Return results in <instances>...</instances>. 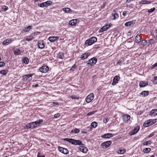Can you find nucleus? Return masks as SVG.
Masks as SVG:
<instances>
[{
    "mask_svg": "<svg viewBox=\"0 0 157 157\" xmlns=\"http://www.w3.org/2000/svg\"><path fill=\"white\" fill-rule=\"evenodd\" d=\"M63 140L71 143L72 144L75 145H82L81 141L79 140H77L70 138H64L63 139Z\"/></svg>",
    "mask_w": 157,
    "mask_h": 157,
    "instance_id": "obj_1",
    "label": "nucleus"
},
{
    "mask_svg": "<svg viewBox=\"0 0 157 157\" xmlns=\"http://www.w3.org/2000/svg\"><path fill=\"white\" fill-rule=\"evenodd\" d=\"M97 40V39L95 37H92L87 40L85 43V45L88 46L91 45Z\"/></svg>",
    "mask_w": 157,
    "mask_h": 157,
    "instance_id": "obj_2",
    "label": "nucleus"
},
{
    "mask_svg": "<svg viewBox=\"0 0 157 157\" xmlns=\"http://www.w3.org/2000/svg\"><path fill=\"white\" fill-rule=\"evenodd\" d=\"M97 61V59L95 57H93L87 61V64H89L91 66L94 65Z\"/></svg>",
    "mask_w": 157,
    "mask_h": 157,
    "instance_id": "obj_3",
    "label": "nucleus"
},
{
    "mask_svg": "<svg viewBox=\"0 0 157 157\" xmlns=\"http://www.w3.org/2000/svg\"><path fill=\"white\" fill-rule=\"evenodd\" d=\"M94 97V95L93 93L90 94L86 98V101L87 103H89L93 99Z\"/></svg>",
    "mask_w": 157,
    "mask_h": 157,
    "instance_id": "obj_4",
    "label": "nucleus"
},
{
    "mask_svg": "<svg viewBox=\"0 0 157 157\" xmlns=\"http://www.w3.org/2000/svg\"><path fill=\"white\" fill-rule=\"evenodd\" d=\"M111 143L112 142L110 141H107L102 143L101 146H102L103 148H106L111 144Z\"/></svg>",
    "mask_w": 157,
    "mask_h": 157,
    "instance_id": "obj_5",
    "label": "nucleus"
},
{
    "mask_svg": "<svg viewBox=\"0 0 157 157\" xmlns=\"http://www.w3.org/2000/svg\"><path fill=\"white\" fill-rule=\"evenodd\" d=\"M48 67L46 65H44L41 67L39 68V71L42 73H46L48 70Z\"/></svg>",
    "mask_w": 157,
    "mask_h": 157,
    "instance_id": "obj_6",
    "label": "nucleus"
},
{
    "mask_svg": "<svg viewBox=\"0 0 157 157\" xmlns=\"http://www.w3.org/2000/svg\"><path fill=\"white\" fill-rule=\"evenodd\" d=\"M38 32H36L34 33H32L31 35L30 36H28L26 38V39H23V40L24 41H25L26 40H27L28 41H30L33 39V37H32V36L33 35H35L36 33V34H37Z\"/></svg>",
    "mask_w": 157,
    "mask_h": 157,
    "instance_id": "obj_7",
    "label": "nucleus"
},
{
    "mask_svg": "<svg viewBox=\"0 0 157 157\" xmlns=\"http://www.w3.org/2000/svg\"><path fill=\"white\" fill-rule=\"evenodd\" d=\"M151 119L145 121L144 123V127H147L152 124Z\"/></svg>",
    "mask_w": 157,
    "mask_h": 157,
    "instance_id": "obj_8",
    "label": "nucleus"
},
{
    "mask_svg": "<svg viewBox=\"0 0 157 157\" xmlns=\"http://www.w3.org/2000/svg\"><path fill=\"white\" fill-rule=\"evenodd\" d=\"M38 46L39 48L42 49L44 48L45 44L42 40H40L38 42Z\"/></svg>",
    "mask_w": 157,
    "mask_h": 157,
    "instance_id": "obj_9",
    "label": "nucleus"
},
{
    "mask_svg": "<svg viewBox=\"0 0 157 157\" xmlns=\"http://www.w3.org/2000/svg\"><path fill=\"white\" fill-rule=\"evenodd\" d=\"M120 79V77L119 76L117 75L115 76L113 79L112 84L113 85H115L117 81L119 80Z\"/></svg>",
    "mask_w": 157,
    "mask_h": 157,
    "instance_id": "obj_10",
    "label": "nucleus"
},
{
    "mask_svg": "<svg viewBox=\"0 0 157 157\" xmlns=\"http://www.w3.org/2000/svg\"><path fill=\"white\" fill-rule=\"evenodd\" d=\"M113 136L112 134L110 133H107L101 136V137L103 138H108L110 137H112Z\"/></svg>",
    "mask_w": 157,
    "mask_h": 157,
    "instance_id": "obj_11",
    "label": "nucleus"
},
{
    "mask_svg": "<svg viewBox=\"0 0 157 157\" xmlns=\"http://www.w3.org/2000/svg\"><path fill=\"white\" fill-rule=\"evenodd\" d=\"M12 41L13 39H9L4 40L2 42V44L3 45H7L10 44Z\"/></svg>",
    "mask_w": 157,
    "mask_h": 157,
    "instance_id": "obj_12",
    "label": "nucleus"
},
{
    "mask_svg": "<svg viewBox=\"0 0 157 157\" xmlns=\"http://www.w3.org/2000/svg\"><path fill=\"white\" fill-rule=\"evenodd\" d=\"M157 115V109L152 110L150 113L149 114V115L151 116H155Z\"/></svg>",
    "mask_w": 157,
    "mask_h": 157,
    "instance_id": "obj_13",
    "label": "nucleus"
},
{
    "mask_svg": "<svg viewBox=\"0 0 157 157\" xmlns=\"http://www.w3.org/2000/svg\"><path fill=\"white\" fill-rule=\"evenodd\" d=\"M33 75V74H32L25 75L23 76V80L26 81L30 77H32Z\"/></svg>",
    "mask_w": 157,
    "mask_h": 157,
    "instance_id": "obj_14",
    "label": "nucleus"
},
{
    "mask_svg": "<svg viewBox=\"0 0 157 157\" xmlns=\"http://www.w3.org/2000/svg\"><path fill=\"white\" fill-rule=\"evenodd\" d=\"M148 85V82L145 81H141L140 82L139 85L140 87H143Z\"/></svg>",
    "mask_w": 157,
    "mask_h": 157,
    "instance_id": "obj_15",
    "label": "nucleus"
},
{
    "mask_svg": "<svg viewBox=\"0 0 157 157\" xmlns=\"http://www.w3.org/2000/svg\"><path fill=\"white\" fill-rule=\"evenodd\" d=\"M59 38L58 37L50 36L48 38V40L51 42H53L57 40Z\"/></svg>",
    "mask_w": 157,
    "mask_h": 157,
    "instance_id": "obj_16",
    "label": "nucleus"
},
{
    "mask_svg": "<svg viewBox=\"0 0 157 157\" xmlns=\"http://www.w3.org/2000/svg\"><path fill=\"white\" fill-rule=\"evenodd\" d=\"M79 150L83 153H86L87 151V148L84 146H80L79 147Z\"/></svg>",
    "mask_w": 157,
    "mask_h": 157,
    "instance_id": "obj_17",
    "label": "nucleus"
},
{
    "mask_svg": "<svg viewBox=\"0 0 157 157\" xmlns=\"http://www.w3.org/2000/svg\"><path fill=\"white\" fill-rule=\"evenodd\" d=\"M77 19H74L69 22V24L71 25H75L77 23Z\"/></svg>",
    "mask_w": 157,
    "mask_h": 157,
    "instance_id": "obj_18",
    "label": "nucleus"
},
{
    "mask_svg": "<svg viewBox=\"0 0 157 157\" xmlns=\"http://www.w3.org/2000/svg\"><path fill=\"white\" fill-rule=\"evenodd\" d=\"M33 28L32 26H28L27 27H25L23 29V30L25 32L29 31Z\"/></svg>",
    "mask_w": 157,
    "mask_h": 157,
    "instance_id": "obj_19",
    "label": "nucleus"
},
{
    "mask_svg": "<svg viewBox=\"0 0 157 157\" xmlns=\"http://www.w3.org/2000/svg\"><path fill=\"white\" fill-rule=\"evenodd\" d=\"M135 23V21H129L126 23L124 24V25L126 26H130L131 24H134Z\"/></svg>",
    "mask_w": 157,
    "mask_h": 157,
    "instance_id": "obj_20",
    "label": "nucleus"
},
{
    "mask_svg": "<svg viewBox=\"0 0 157 157\" xmlns=\"http://www.w3.org/2000/svg\"><path fill=\"white\" fill-rule=\"evenodd\" d=\"M140 129V127L137 126L136 128H135L131 132V134L132 135H134Z\"/></svg>",
    "mask_w": 157,
    "mask_h": 157,
    "instance_id": "obj_21",
    "label": "nucleus"
},
{
    "mask_svg": "<svg viewBox=\"0 0 157 157\" xmlns=\"http://www.w3.org/2000/svg\"><path fill=\"white\" fill-rule=\"evenodd\" d=\"M90 54L89 53H86L82 55L80 58L82 59H83L86 58Z\"/></svg>",
    "mask_w": 157,
    "mask_h": 157,
    "instance_id": "obj_22",
    "label": "nucleus"
},
{
    "mask_svg": "<svg viewBox=\"0 0 157 157\" xmlns=\"http://www.w3.org/2000/svg\"><path fill=\"white\" fill-rule=\"evenodd\" d=\"M43 122L42 120H39L33 122L35 123V125H36V127L39 125L40 124L42 123Z\"/></svg>",
    "mask_w": 157,
    "mask_h": 157,
    "instance_id": "obj_23",
    "label": "nucleus"
},
{
    "mask_svg": "<svg viewBox=\"0 0 157 157\" xmlns=\"http://www.w3.org/2000/svg\"><path fill=\"white\" fill-rule=\"evenodd\" d=\"M112 17H113V19L115 20L116 18L118 17V15L115 11H114L112 13Z\"/></svg>",
    "mask_w": 157,
    "mask_h": 157,
    "instance_id": "obj_24",
    "label": "nucleus"
},
{
    "mask_svg": "<svg viewBox=\"0 0 157 157\" xmlns=\"http://www.w3.org/2000/svg\"><path fill=\"white\" fill-rule=\"evenodd\" d=\"M135 41L136 43H139L141 41V38L140 36L137 34L135 38Z\"/></svg>",
    "mask_w": 157,
    "mask_h": 157,
    "instance_id": "obj_25",
    "label": "nucleus"
},
{
    "mask_svg": "<svg viewBox=\"0 0 157 157\" xmlns=\"http://www.w3.org/2000/svg\"><path fill=\"white\" fill-rule=\"evenodd\" d=\"M149 94V92L148 91H143L140 94L143 97H145L147 95Z\"/></svg>",
    "mask_w": 157,
    "mask_h": 157,
    "instance_id": "obj_26",
    "label": "nucleus"
},
{
    "mask_svg": "<svg viewBox=\"0 0 157 157\" xmlns=\"http://www.w3.org/2000/svg\"><path fill=\"white\" fill-rule=\"evenodd\" d=\"M151 151V149L150 148H145L144 149L143 152L145 153H148Z\"/></svg>",
    "mask_w": 157,
    "mask_h": 157,
    "instance_id": "obj_27",
    "label": "nucleus"
},
{
    "mask_svg": "<svg viewBox=\"0 0 157 157\" xmlns=\"http://www.w3.org/2000/svg\"><path fill=\"white\" fill-rule=\"evenodd\" d=\"M63 10L66 13H71V10L68 8H64L63 9Z\"/></svg>",
    "mask_w": 157,
    "mask_h": 157,
    "instance_id": "obj_28",
    "label": "nucleus"
},
{
    "mask_svg": "<svg viewBox=\"0 0 157 157\" xmlns=\"http://www.w3.org/2000/svg\"><path fill=\"white\" fill-rule=\"evenodd\" d=\"M44 6L46 7L49 6L51 5L52 4V2L50 1H49L44 2Z\"/></svg>",
    "mask_w": 157,
    "mask_h": 157,
    "instance_id": "obj_29",
    "label": "nucleus"
},
{
    "mask_svg": "<svg viewBox=\"0 0 157 157\" xmlns=\"http://www.w3.org/2000/svg\"><path fill=\"white\" fill-rule=\"evenodd\" d=\"M147 43V41L146 40H144L141 41L140 44L143 47H144L145 45H146Z\"/></svg>",
    "mask_w": 157,
    "mask_h": 157,
    "instance_id": "obj_30",
    "label": "nucleus"
},
{
    "mask_svg": "<svg viewBox=\"0 0 157 157\" xmlns=\"http://www.w3.org/2000/svg\"><path fill=\"white\" fill-rule=\"evenodd\" d=\"M151 3V2L149 1L143 0L141 2L140 4H149Z\"/></svg>",
    "mask_w": 157,
    "mask_h": 157,
    "instance_id": "obj_31",
    "label": "nucleus"
},
{
    "mask_svg": "<svg viewBox=\"0 0 157 157\" xmlns=\"http://www.w3.org/2000/svg\"><path fill=\"white\" fill-rule=\"evenodd\" d=\"M79 132L80 130L79 129L75 128L74 130H72L71 131V133H73L74 132H75V133H79Z\"/></svg>",
    "mask_w": 157,
    "mask_h": 157,
    "instance_id": "obj_32",
    "label": "nucleus"
},
{
    "mask_svg": "<svg viewBox=\"0 0 157 157\" xmlns=\"http://www.w3.org/2000/svg\"><path fill=\"white\" fill-rule=\"evenodd\" d=\"M107 30V28L105 27V26H103L102 28H101L99 31L98 32L99 33H101L103 32L104 31H105Z\"/></svg>",
    "mask_w": 157,
    "mask_h": 157,
    "instance_id": "obj_33",
    "label": "nucleus"
},
{
    "mask_svg": "<svg viewBox=\"0 0 157 157\" xmlns=\"http://www.w3.org/2000/svg\"><path fill=\"white\" fill-rule=\"evenodd\" d=\"M155 9V8L154 7H153L150 9H146V11L148 13H151L154 12Z\"/></svg>",
    "mask_w": 157,
    "mask_h": 157,
    "instance_id": "obj_34",
    "label": "nucleus"
},
{
    "mask_svg": "<svg viewBox=\"0 0 157 157\" xmlns=\"http://www.w3.org/2000/svg\"><path fill=\"white\" fill-rule=\"evenodd\" d=\"M126 152V150L125 149H123L122 150H120L117 151L118 154H123Z\"/></svg>",
    "mask_w": 157,
    "mask_h": 157,
    "instance_id": "obj_35",
    "label": "nucleus"
},
{
    "mask_svg": "<svg viewBox=\"0 0 157 157\" xmlns=\"http://www.w3.org/2000/svg\"><path fill=\"white\" fill-rule=\"evenodd\" d=\"M23 62L26 64H27L29 63V60L27 57L25 58L23 60Z\"/></svg>",
    "mask_w": 157,
    "mask_h": 157,
    "instance_id": "obj_36",
    "label": "nucleus"
},
{
    "mask_svg": "<svg viewBox=\"0 0 157 157\" xmlns=\"http://www.w3.org/2000/svg\"><path fill=\"white\" fill-rule=\"evenodd\" d=\"M59 57L61 59H63L64 58V54L63 53H59L58 54Z\"/></svg>",
    "mask_w": 157,
    "mask_h": 157,
    "instance_id": "obj_37",
    "label": "nucleus"
},
{
    "mask_svg": "<svg viewBox=\"0 0 157 157\" xmlns=\"http://www.w3.org/2000/svg\"><path fill=\"white\" fill-rule=\"evenodd\" d=\"M97 125V123L95 122H93L91 124V126L93 128H95Z\"/></svg>",
    "mask_w": 157,
    "mask_h": 157,
    "instance_id": "obj_38",
    "label": "nucleus"
},
{
    "mask_svg": "<svg viewBox=\"0 0 157 157\" xmlns=\"http://www.w3.org/2000/svg\"><path fill=\"white\" fill-rule=\"evenodd\" d=\"M63 153L64 154H68L69 152L68 150L66 148H63Z\"/></svg>",
    "mask_w": 157,
    "mask_h": 157,
    "instance_id": "obj_39",
    "label": "nucleus"
},
{
    "mask_svg": "<svg viewBox=\"0 0 157 157\" xmlns=\"http://www.w3.org/2000/svg\"><path fill=\"white\" fill-rule=\"evenodd\" d=\"M152 142L150 141H148L144 142L143 144L144 145H147L148 144H150Z\"/></svg>",
    "mask_w": 157,
    "mask_h": 157,
    "instance_id": "obj_40",
    "label": "nucleus"
},
{
    "mask_svg": "<svg viewBox=\"0 0 157 157\" xmlns=\"http://www.w3.org/2000/svg\"><path fill=\"white\" fill-rule=\"evenodd\" d=\"M21 53V51L20 50L17 49V51H14V54L15 55L17 54L19 55Z\"/></svg>",
    "mask_w": 157,
    "mask_h": 157,
    "instance_id": "obj_41",
    "label": "nucleus"
},
{
    "mask_svg": "<svg viewBox=\"0 0 157 157\" xmlns=\"http://www.w3.org/2000/svg\"><path fill=\"white\" fill-rule=\"evenodd\" d=\"M30 125L31 126H32V128H36V125H35V123H34L33 122L30 123Z\"/></svg>",
    "mask_w": 157,
    "mask_h": 157,
    "instance_id": "obj_42",
    "label": "nucleus"
},
{
    "mask_svg": "<svg viewBox=\"0 0 157 157\" xmlns=\"http://www.w3.org/2000/svg\"><path fill=\"white\" fill-rule=\"evenodd\" d=\"M130 118V116L129 115H125V119L127 120V121L129 120Z\"/></svg>",
    "mask_w": 157,
    "mask_h": 157,
    "instance_id": "obj_43",
    "label": "nucleus"
},
{
    "mask_svg": "<svg viewBox=\"0 0 157 157\" xmlns=\"http://www.w3.org/2000/svg\"><path fill=\"white\" fill-rule=\"evenodd\" d=\"M0 73L2 74L5 75L7 73V71L5 70H3L1 71Z\"/></svg>",
    "mask_w": 157,
    "mask_h": 157,
    "instance_id": "obj_44",
    "label": "nucleus"
},
{
    "mask_svg": "<svg viewBox=\"0 0 157 157\" xmlns=\"http://www.w3.org/2000/svg\"><path fill=\"white\" fill-rule=\"evenodd\" d=\"M2 9L4 11H6L8 9V7L5 6H3L2 7Z\"/></svg>",
    "mask_w": 157,
    "mask_h": 157,
    "instance_id": "obj_45",
    "label": "nucleus"
},
{
    "mask_svg": "<svg viewBox=\"0 0 157 157\" xmlns=\"http://www.w3.org/2000/svg\"><path fill=\"white\" fill-rule=\"evenodd\" d=\"M38 6L41 7H44V3H41L39 4H38Z\"/></svg>",
    "mask_w": 157,
    "mask_h": 157,
    "instance_id": "obj_46",
    "label": "nucleus"
},
{
    "mask_svg": "<svg viewBox=\"0 0 157 157\" xmlns=\"http://www.w3.org/2000/svg\"><path fill=\"white\" fill-rule=\"evenodd\" d=\"M60 114L59 113H57L54 115V117L56 118H58L60 117Z\"/></svg>",
    "mask_w": 157,
    "mask_h": 157,
    "instance_id": "obj_47",
    "label": "nucleus"
},
{
    "mask_svg": "<svg viewBox=\"0 0 157 157\" xmlns=\"http://www.w3.org/2000/svg\"><path fill=\"white\" fill-rule=\"evenodd\" d=\"M109 120V119H108V117H105L103 119V122L105 123H106Z\"/></svg>",
    "mask_w": 157,
    "mask_h": 157,
    "instance_id": "obj_48",
    "label": "nucleus"
},
{
    "mask_svg": "<svg viewBox=\"0 0 157 157\" xmlns=\"http://www.w3.org/2000/svg\"><path fill=\"white\" fill-rule=\"evenodd\" d=\"M155 41L154 40L152 39H150L149 40V44H153L155 42Z\"/></svg>",
    "mask_w": 157,
    "mask_h": 157,
    "instance_id": "obj_49",
    "label": "nucleus"
},
{
    "mask_svg": "<svg viewBox=\"0 0 157 157\" xmlns=\"http://www.w3.org/2000/svg\"><path fill=\"white\" fill-rule=\"evenodd\" d=\"M63 148L60 147H58V150L59 151H60V152H62V153H63Z\"/></svg>",
    "mask_w": 157,
    "mask_h": 157,
    "instance_id": "obj_50",
    "label": "nucleus"
},
{
    "mask_svg": "<svg viewBox=\"0 0 157 157\" xmlns=\"http://www.w3.org/2000/svg\"><path fill=\"white\" fill-rule=\"evenodd\" d=\"M152 123L151 124H153L155 123H156L157 121V119H151Z\"/></svg>",
    "mask_w": 157,
    "mask_h": 157,
    "instance_id": "obj_51",
    "label": "nucleus"
},
{
    "mask_svg": "<svg viewBox=\"0 0 157 157\" xmlns=\"http://www.w3.org/2000/svg\"><path fill=\"white\" fill-rule=\"evenodd\" d=\"M26 128H32V126H31L30 123L27 124L26 125Z\"/></svg>",
    "mask_w": 157,
    "mask_h": 157,
    "instance_id": "obj_52",
    "label": "nucleus"
},
{
    "mask_svg": "<svg viewBox=\"0 0 157 157\" xmlns=\"http://www.w3.org/2000/svg\"><path fill=\"white\" fill-rule=\"evenodd\" d=\"M5 65V63L4 62H0V67H2Z\"/></svg>",
    "mask_w": 157,
    "mask_h": 157,
    "instance_id": "obj_53",
    "label": "nucleus"
},
{
    "mask_svg": "<svg viewBox=\"0 0 157 157\" xmlns=\"http://www.w3.org/2000/svg\"><path fill=\"white\" fill-rule=\"evenodd\" d=\"M95 112V111H93L92 112H89L87 113V115L88 116H90L91 115L94 113Z\"/></svg>",
    "mask_w": 157,
    "mask_h": 157,
    "instance_id": "obj_54",
    "label": "nucleus"
},
{
    "mask_svg": "<svg viewBox=\"0 0 157 157\" xmlns=\"http://www.w3.org/2000/svg\"><path fill=\"white\" fill-rule=\"evenodd\" d=\"M132 37L130 38V39H128V42L129 43H131L132 42Z\"/></svg>",
    "mask_w": 157,
    "mask_h": 157,
    "instance_id": "obj_55",
    "label": "nucleus"
},
{
    "mask_svg": "<svg viewBox=\"0 0 157 157\" xmlns=\"http://www.w3.org/2000/svg\"><path fill=\"white\" fill-rule=\"evenodd\" d=\"M38 84L34 83L33 84L32 86L33 87H38Z\"/></svg>",
    "mask_w": 157,
    "mask_h": 157,
    "instance_id": "obj_56",
    "label": "nucleus"
},
{
    "mask_svg": "<svg viewBox=\"0 0 157 157\" xmlns=\"http://www.w3.org/2000/svg\"><path fill=\"white\" fill-rule=\"evenodd\" d=\"M76 64H75L73 65V66L71 67V70H72L73 71H74V70L73 69L75 68L76 67Z\"/></svg>",
    "mask_w": 157,
    "mask_h": 157,
    "instance_id": "obj_57",
    "label": "nucleus"
},
{
    "mask_svg": "<svg viewBox=\"0 0 157 157\" xmlns=\"http://www.w3.org/2000/svg\"><path fill=\"white\" fill-rule=\"evenodd\" d=\"M71 97L72 99H78V98L77 97H76L75 96V95H71Z\"/></svg>",
    "mask_w": 157,
    "mask_h": 157,
    "instance_id": "obj_58",
    "label": "nucleus"
},
{
    "mask_svg": "<svg viewBox=\"0 0 157 157\" xmlns=\"http://www.w3.org/2000/svg\"><path fill=\"white\" fill-rule=\"evenodd\" d=\"M154 135V133H151L148 136V137L149 138H150L151 137H152Z\"/></svg>",
    "mask_w": 157,
    "mask_h": 157,
    "instance_id": "obj_59",
    "label": "nucleus"
},
{
    "mask_svg": "<svg viewBox=\"0 0 157 157\" xmlns=\"http://www.w3.org/2000/svg\"><path fill=\"white\" fill-rule=\"evenodd\" d=\"M153 81L155 82H157V76H155L154 78V80Z\"/></svg>",
    "mask_w": 157,
    "mask_h": 157,
    "instance_id": "obj_60",
    "label": "nucleus"
},
{
    "mask_svg": "<svg viewBox=\"0 0 157 157\" xmlns=\"http://www.w3.org/2000/svg\"><path fill=\"white\" fill-rule=\"evenodd\" d=\"M127 12V11H124L123 12V16H125Z\"/></svg>",
    "mask_w": 157,
    "mask_h": 157,
    "instance_id": "obj_61",
    "label": "nucleus"
},
{
    "mask_svg": "<svg viewBox=\"0 0 157 157\" xmlns=\"http://www.w3.org/2000/svg\"><path fill=\"white\" fill-rule=\"evenodd\" d=\"M105 26V27L107 28V29H108L109 28V27H110L111 25H107Z\"/></svg>",
    "mask_w": 157,
    "mask_h": 157,
    "instance_id": "obj_62",
    "label": "nucleus"
},
{
    "mask_svg": "<svg viewBox=\"0 0 157 157\" xmlns=\"http://www.w3.org/2000/svg\"><path fill=\"white\" fill-rule=\"evenodd\" d=\"M37 157H45V156L44 155L42 156L40 155V153L39 152L37 155Z\"/></svg>",
    "mask_w": 157,
    "mask_h": 157,
    "instance_id": "obj_63",
    "label": "nucleus"
},
{
    "mask_svg": "<svg viewBox=\"0 0 157 157\" xmlns=\"http://www.w3.org/2000/svg\"><path fill=\"white\" fill-rule=\"evenodd\" d=\"M156 66H157V63H155L154 64V65H153L152 66V68H153L155 67Z\"/></svg>",
    "mask_w": 157,
    "mask_h": 157,
    "instance_id": "obj_64",
    "label": "nucleus"
}]
</instances>
